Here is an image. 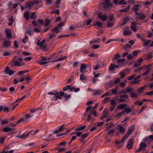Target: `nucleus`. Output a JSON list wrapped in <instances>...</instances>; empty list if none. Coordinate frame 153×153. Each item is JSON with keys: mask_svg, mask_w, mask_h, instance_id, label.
<instances>
[{"mask_svg": "<svg viewBox=\"0 0 153 153\" xmlns=\"http://www.w3.org/2000/svg\"><path fill=\"white\" fill-rule=\"evenodd\" d=\"M31 117L29 114H27L23 118L18 120L17 124H18L22 122H27L29 121L28 119Z\"/></svg>", "mask_w": 153, "mask_h": 153, "instance_id": "1", "label": "nucleus"}, {"mask_svg": "<svg viewBox=\"0 0 153 153\" xmlns=\"http://www.w3.org/2000/svg\"><path fill=\"white\" fill-rule=\"evenodd\" d=\"M146 144L145 143L141 142L139 145V147L138 149L135 151L136 152H140L141 150H144L146 147Z\"/></svg>", "mask_w": 153, "mask_h": 153, "instance_id": "2", "label": "nucleus"}, {"mask_svg": "<svg viewBox=\"0 0 153 153\" xmlns=\"http://www.w3.org/2000/svg\"><path fill=\"white\" fill-rule=\"evenodd\" d=\"M4 72L6 74L10 76H11L14 74V72L12 70H10L8 66H7L5 69L4 70Z\"/></svg>", "mask_w": 153, "mask_h": 153, "instance_id": "3", "label": "nucleus"}, {"mask_svg": "<svg viewBox=\"0 0 153 153\" xmlns=\"http://www.w3.org/2000/svg\"><path fill=\"white\" fill-rule=\"evenodd\" d=\"M5 32L6 38L8 39H10L12 37L10 30L8 28L5 29Z\"/></svg>", "mask_w": 153, "mask_h": 153, "instance_id": "4", "label": "nucleus"}, {"mask_svg": "<svg viewBox=\"0 0 153 153\" xmlns=\"http://www.w3.org/2000/svg\"><path fill=\"white\" fill-rule=\"evenodd\" d=\"M109 0H105L103 3L104 8L105 10L108 9L109 7H111L112 4L109 3Z\"/></svg>", "mask_w": 153, "mask_h": 153, "instance_id": "5", "label": "nucleus"}, {"mask_svg": "<svg viewBox=\"0 0 153 153\" xmlns=\"http://www.w3.org/2000/svg\"><path fill=\"white\" fill-rule=\"evenodd\" d=\"M34 131H31L29 132H25L23 134L21 135H18L16 136V137L19 138H24L27 137H28L29 135L31 134V132Z\"/></svg>", "mask_w": 153, "mask_h": 153, "instance_id": "6", "label": "nucleus"}, {"mask_svg": "<svg viewBox=\"0 0 153 153\" xmlns=\"http://www.w3.org/2000/svg\"><path fill=\"white\" fill-rule=\"evenodd\" d=\"M140 5L139 4H135L132 8V10L135 12L136 15L138 14V12L140 10Z\"/></svg>", "mask_w": 153, "mask_h": 153, "instance_id": "7", "label": "nucleus"}, {"mask_svg": "<svg viewBox=\"0 0 153 153\" xmlns=\"http://www.w3.org/2000/svg\"><path fill=\"white\" fill-rule=\"evenodd\" d=\"M114 85V81H110L106 83L105 85V88L106 89L110 88Z\"/></svg>", "mask_w": 153, "mask_h": 153, "instance_id": "8", "label": "nucleus"}, {"mask_svg": "<svg viewBox=\"0 0 153 153\" xmlns=\"http://www.w3.org/2000/svg\"><path fill=\"white\" fill-rule=\"evenodd\" d=\"M3 47L5 48H7L10 46V42L9 41L7 40L6 39H4V41L2 42Z\"/></svg>", "mask_w": 153, "mask_h": 153, "instance_id": "9", "label": "nucleus"}, {"mask_svg": "<svg viewBox=\"0 0 153 153\" xmlns=\"http://www.w3.org/2000/svg\"><path fill=\"white\" fill-rule=\"evenodd\" d=\"M128 136L127 135H126L122 138L120 141H116V143L117 144H120L121 143H122L123 145L124 142L126 141L128 137Z\"/></svg>", "mask_w": 153, "mask_h": 153, "instance_id": "10", "label": "nucleus"}, {"mask_svg": "<svg viewBox=\"0 0 153 153\" xmlns=\"http://www.w3.org/2000/svg\"><path fill=\"white\" fill-rule=\"evenodd\" d=\"M98 17L102 21H105L107 19V16L105 14H103L102 13H99Z\"/></svg>", "mask_w": 153, "mask_h": 153, "instance_id": "11", "label": "nucleus"}, {"mask_svg": "<svg viewBox=\"0 0 153 153\" xmlns=\"http://www.w3.org/2000/svg\"><path fill=\"white\" fill-rule=\"evenodd\" d=\"M134 141L132 139L130 140L128 142L126 147L128 149H130L132 147Z\"/></svg>", "mask_w": 153, "mask_h": 153, "instance_id": "12", "label": "nucleus"}, {"mask_svg": "<svg viewBox=\"0 0 153 153\" xmlns=\"http://www.w3.org/2000/svg\"><path fill=\"white\" fill-rule=\"evenodd\" d=\"M86 68V65L85 64H82L80 68V72L81 73L85 72V69Z\"/></svg>", "mask_w": 153, "mask_h": 153, "instance_id": "13", "label": "nucleus"}, {"mask_svg": "<svg viewBox=\"0 0 153 153\" xmlns=\"http://www.w3.org/2000/svg\"><path fill=\"white\" fill-rule=\"evenodd\" d=\"M33 3L31 1H27L25 4V7L26 8L30 9L33 5Z\"/></svg>", "mask_w": 153, "mask_h": 153, "instance_id": "14", "label": "nucleus"}, {"mask_svg": "<svg viewBox=\"0 0 153 153\" xmlns=\"http://www.w3.org/2000/svg\"><path fill=\"white\" fill-rule=\"evenodd\" d=\"M134 129V126H131L128 129L127 134L128 136H129L132 133Z\"/></svg>", "mask_w": 153, "mask_h": 153, "instance_id": "15", "label": "nucleus"}, {"mask_svg": "<svg viewBox=\"0 0 153 153\" xmlns=\"http://www.w3.org/2000/svg\"><path fill=\"white\" fill-rule=\"evenodd\" d=\"M62 126H60L57 127V129L55 130L54 133L56 134L59 132H62L64 130Z\"/></svg>", "mask_w": 153, "mask_h": 153, "instance_id": "16", "label": "nucleus"}, {"mask_svg": "<svg viewBox=\"0 0 153 153\" xmlns=\"http://www.w3.org/2000/svg\"><path fill=\"white\" fill-rule=\"evenodd\" d=\"M131 23L132 25L131 26V29L134 32H136L137 30V29L136 27V23L134 22H131Z\"/></svg>", "mask_w": 153, "mask_h": 153, "instance_id": "17", "label": "nucleus"}, {"mask_svg": "<svg viewBox=\"0 0 153 153\" xmlns=\"http://www.w3.org/2000/svg\"><path fill=\"white\" fill-rule=\"evenodd\" d=\"M124 114V111H121L119 113H118V114H117L116 115H115L114 117L115 118L118 119L120 118L121 116L123 114Z\"/></svg>", "mask_w": 153, "mask_h": 153, "instance_id": "18", "label": "nucleus"}, {"mask_svg": "<svg viewBox=\"0 0 153 153\" xmlns=\"http://www.w3.org/2000/svg\"><path fill=\"white\" fill-rule=\"evenodd\" d=\"M67 58V56H64L62 57L59 58L57 59H54L53 61V62H58L60 61H61Z\"/></svg>", "mask_w": 153, "mask_h": 153, "instance_id": "19", "label": "nucleus"}, {"mask_svg": "<svg viewBox=\"0 0 153 153\" xmlns=\"http://www.w3.org/2000/svg\"><path fill=\"white\" fill-rule=\"evenodd\" d=\"M24 16L26 19H30V16L29 15V12L28 11H26L24 13Z\"/></svg>", "mask_w": 153, "mask_h": 153, "instance_id": "20", "label": "nucleus"}, {"mask_svg": "<svg viewBox=\"0 0 153 153\" xmlns=\"http://www.w3.org/2000/svg\"><path fill=\"white\" fill-rule=\"evenodd\" d=\"M100 42V39L98 38H97L95 39L91 40L90 42V44H93L97 43H99Z\"/></svg>", "mask_w": 153, "mask_h": 153, "instance_id": "21", "label": "nucleus"}, {"mask_svg": "<svg viewBox=\"0 0 153 153\" xmlns=\"http://www.w3.org/2000/svg\"><path fill=\"white\" fill-rule=\"evenodd\" d=\"M126 107V104H120L119 105H118L117 106V108L119 109L122 110V109L125 108Z\"/></svg>", "mask_w": 153, "mask_h": 153, "instance_id": "22", "label": "nucleus"}, {"mask_svg": "<svg viewBox=\"0 0 153 153\" xmlns=\"http://www.w3.org/2000/svg\"><path fill=\"white\" fill-rule=\"evenodd\" d=\"M151 66V65H149L147 66H143L142 68H139L137 70H135V72H139L142 69H145V68H149Z\"/></svg>", "mask_w": 153, "mask_h": 153, "instance_id": "23", "label": "nucleus"}, {"mask_svg": "<svg viewBox=\"0 0 153 153\" xmlns=\"http://www.w3.org/2000/svg\"><path fill=\"white\" fill-rule=\"evenodd\" d=\"M131 31L129 30H125L123 32V34L125 36H129L131 35Z\"/></svg>", "mask_w": 153, "mask_h": 153, "instance_id": "24", "label": "nucleus"}, {"mask_svg": "<svg viewBox=\"0 0 153 153\" xmlns=\"http://www.w3.org/2000/svg\"><path fill=\"white\" fill-rule=\"evenodd\" d=\"M13 129H12L10 127H4L3 128V131L4 132H7L10 131H12Z\"/></svg>", "mask_w": 153, "mask_h": 153, "instance_id": "25", "label": "nucleus"}, {"mask_svg": "<svg viewBox=\"0 0 153 153\" xmlns=\"http://www.w3.org/2000/svg\"><path fill=\"white\" fill-rule=\"evenodd\" d=\"M130 95L131 97L133 98H136L138 96V95L134 92L130 93Z\"/></svg>", "mask_w": 153, "mask_h": 153, "instance_id": "26", "label": "nucleus"}, {"mask_svg": "<svg viewBox=\"0 0 153 153\" xmlns=\"http://www.w3.org/2000/svg\"><path fill=\"white\" fill-rule=\"evenodd\" d=\"M28 37L27 36V35H26V34L25 33V38L22 40V42L23 43H24V44H25L27 42V41H28Z\"/></svg>", "mask_w": 153, "mask_h": 153, "instance_id": "27", "label": "nucleus"}, {"mask_svg": "<svg viewBox=\"0 0 153 153\" xmlns=\"http://www.w3.org/2000/svg\"><path fill=\"white\" fill-rule=\"evenodd\" d=\"M115 68L114 64H111L109 68V70L111 71H114Z\"/></svg>", "mask_w": 153, "mask_h": 153, "instance_id": "28", "label": "nucleus"}, {"mask_svg": "<svg viewBox=\"0 0 153 153\" xmlns=\"http://www.w3.org/2000/svg\"><path fill=\"white\" fill-rule=\"evenodd\" d=\"M146 86H144L139 89L138 90V92L140 93H142L144 91V89L146 88Z\"/></svg>", "mask_w": 153, "mask_h": 153, "instance_id": "29", "label": "nucleus"}, {"mask_svg": "<svg viewBox=\"0 0 153 153\" xmlns=\"http://www.w3.org/2000/svg\"><path fill=\"white\" fill-rule=\"evenodd\" d=\"M30 96V94H28V95H25L24 96H23V97H21V98H20V99H17L16 101L13 103H14L17 102H19V101H20V100H23V99H24L25 97H29V96Z\"/></svg>", "mask_w": 153, "mask_h": 153, "instance_id": "30", "label": "nucleus"}, {"mask_svg": "<svg viewBox=\"0 0 153 153\" xmlns=\"http://www.w3.org/2000/svg\"><path fill=\"white\" fill-rule=\"evenodd\" d=\"M49 61H44L43 60H40L38 62V63L40 65H43L50 62Z\"/></svg>", "mask_w": 153, "mask_h": 153, "instance_id": "31", "label": "nucleus"}, {"mask_svg": "<svg viewBox=\"0 0 153 153\" xmlns=\"http://www.w3.org/2000/svg\"><path fill=\"white\" fill-rule=\"evenodd\" d=\"M86 76L83 74H81L80 75V79L82 81L86 79Z\"/></svg>", "mask_w": 153, "mask_h": 153, "instance_id": "32", "label": "nucleus"}, {"mask_svg": "<svg viewBox=\"0 0 153 153\" xmlns=\"http://www.w3.org/2000/svg\"><path fill=\"white\" fill-rule=\"evenodd\" d=\"M121 57V55L119 53H117L115 54L114 57L113 58L112 60H116Z\"/></svg>", "mask_w": 153, "mask_h": 153, "instance_id": "33", "label": "nucleus"}, {"mask_svg": "<svg viewBox=\"0 0 153 153\" xmlns=\"http://www.w3.org/2000/svg\"><path fill=\"white\" fill-rule=\"evenodd\" d=\"M119 130L121 133H124L125 131V129L122 126H119Z\"/></svg>", "mask_w": 153, "mask_h": 153, "instance_id": "34", "label": "nucleus"}, {"mask_svg": "<svg viewBox=\"0 0 153 153\" xmlns=\"http://www.w3.org/2000/svg\"><path fill=\"white\" fill-rule=\"evenodd\" d=\"M130 8V6H128L125 9H121L120 10V11L121 12H126Z\"/></svg>", "mask_w": 153, "mask_h": 153, "instance_id": "35", "label": "nucleus"}, {"mask_svg": "<svg viewBox=\"0 0 153 153\" xmlns=\"http://www.w3.org/2000/svg\"><path fill=\"white\" fill-rule=\"evenodd\" d=\"M138 17L141 20H143L145 19V16L144 15L140 14H137Z\"/></svg>", "mask_w": 153, "mask_h": 153, "instance_id": "36", "label": "nucleus"}, {"mask_svg": "<svg viewBox=\"0 0 153 153\" xmlns=\"http://www.w3.org/2000/svg\"><path fill=\"white\" fill-rule=\"evenodd\" d=\"M126 88L127 90V93H129V94L131 93V92L133 90V88L131 87H128Z\"/></svg>", "mask_w": 153, "mask_h": 153, "instance_id": "37", "label": "nucleus"}, {"mask_svg": "<svg viewBox=\"0 0 153 153\" xmlns=\"http://www.w3.org/2000/svg\"><path fill=\"white\" fill-rule=\"evenodd\" d=\"M123 111H124V114L126 112H127V113H128L131 112V110L129 108H125V109Z\"/></svg>", "mask_w": 153, "mask_h": 153, "instance_id": "38", "label": "nucleus"}, {"mask_svg": "<svg viewBox=\"0 0 153 153\" xmlns=\"http://www.w3.org/2000/svg\"><path fill=\"white\" fill-rule=\"evenodd\" d=\"M54 95L55 96V97L58 98L59 99H61V98L60 97L59 92L57 91H55Z\"/></svg>", "mask_w": 153, "mask_h": 153, "instance_id": "39", "label": "nucleus"}, {"mask_svg": "<svg viewBox=\"0 0 153 153\" xmlns=\"http://www.w3.org/2000/svg\"><path fill=\"white\" fill-rule=\"evenodd\" d=\"M129 18H128V17H126V18H125L123 19V22L121 24V25L123 26V25H125L127 21H129Z\"/></svg>", "mask_w": 153, "mask_h": 153, "instance_id": "40", "label": "nucleus"}, {"mask_svg": "<svg viewBox=\"0 0 153 153\" xmlns=\"http://www.w3.org/2000/svg\"><path fill=\"white\" fill-rule=\"evenodd\" d=\"M51 22V20L47 19L45 20V26L48 25Z\"/></svg>", "mask_w": 153, "mask_h": 153, "instance_id": "41", "label": "nucleus"}, {"mask_svg": "<svg viewBox=\"0 0 153 153\" xmlns=\"http://www.w3.org/2000/svg\"><path fill=\"white\" fill-rule=\"evenodd\" d=\"M151 42V40L150 39H149L148 40L145 41L143 43V45L144 46L147 45L150 43Z\"/></svg>", "mask_w": 153, "mask_h": 153, "instance_id": "42", "label": "nucleus"}, {"mask_svg": "<svg viewBox=\"0 0 153 153\" xmlns=\"http://www.w3.org/2000/svg\"><path fill=\"white\" fill-rule=\"evenodd\" d=\"M141 79H136V78H135L134 79V81L132 82V83H133L135 85L138 84L139 83V82H140L141 81Z\"/></svg>", "mask_w": 153, "mask_h": 153, "instance_id": "43", "label": "nucleus"}, {"mask_svg": "<svg viewBox=\"0 0 153 153\" xmlns=\"http://www.w3.org/2000/svg\"><path fill=\"white\" fill-rule=\"evenodd\" d=\"M86 127L85 126H83L82 127H77L76 129V131H80L83 129H84Z\"/></svg>", "mask_w": 153, "mask_h": 153, "instance_id": "44", "label": "nucleus"}, {"mask_svg": "<svg viewBox=\"0 0 153 153\" xmlns=\"http://www.w3.org/2000/svg\"><path fill=\"white\" fill-rule=\"evenodd\" d=\"M150 70L149 69H148L147 71H146L145 72H144L143 74H142L141 76H144L148 75L150 72Z\"/></svg>", "mask_w": 153, "mask_h": 153, "instance_id": "45", "label": "nucleus"}, {"mask_svg": "<svg viewBox=\"0 0 153 153\" xmlns=\"http://www.w3.org/2000/svg\"><path fill=\"white\" fill-rule=\"evenodd\" d=\"M45 2L47 5H51L52 3V0H46Z\"/></svg>", "mask_w": 153, "mask_h": 153, "instance_id": "46", "label": "nucleus"}, {"mask_svg": "<svg viewBox=\"0 0 153 153\" xmlns=\"http://www.w3.org/2000/svg\"><path fill=\"white\" fill-rule=\"evenodd\" d=\"M13 62L16 66H20L21 65L20 62L17 61H13Z\"/></svg>", "mask_w": 153, "mask_h": 153, "instance_id": "47", "label": "nucleus"}, {"mask_svg": "<svg viewBox=\"0 0 153 153\" xmlns=\"http://www.w3.org/2000/svg\"><path fill=\"white\" fill-rule=\"evenodd\" d=\"M26 32L30 36H31L33 34V32L32 30H26Z\"/></svg>", "mask_w": 153, "mask_h": 153, "instance_id": "48", "label": "nucleus"}, {"mask_svg": "<svg viewBox=\"0 0 153 153\" xmlns=\"http://www.w3.org/2000/svg\"><path fill=\"white\" fill-rule=\"evenodd\" d=\"M36 17V14L35 13H33L31 15V18L32 19H35Z\"/></svg>", "mask_w": 153, "mask_h": 153, "instance_id": "49", "label": "nucleus"}, {"mask_svg": "<svg viewBox=\"0 0 153 153\" xmlns=\"http://www.w3.org/2000/svg\"><path fill=\"white\" fill-rule=\"evenodd\" d=\"M108 110L107 108H105L103 112V114L107 115V116H108Z\"/></svg>", "mask_w": 153, "mask_h": 153, "instance_id": "50", "label": "nucleus"}, {"mask_svg": "<svg viewBox=\"0 0 153 153\" xmlns=\"http://www.w3.org/2000/svg\"><path fill=\"white\" fill-rule=\"evenodd\" d=\"M37 44L38 46H39L41 48L42 47L43 45L42 43H41V42L39 40L37 41Z\"/></svg>", "mask_w": 153, "mask_h": 153, "instance_id": "51", "label": "nucleus"}, {"mask_svg": "<svg viewBox=\"0 0 153 153\" xmlns=\"http://www.w3.org/2000/svg\"><path fill=\"white\" fill-rule=\"evenodd\" d=\"M115 130L114 128L108 131V134H110L113 133L115 132Z\"/></svg>", "mask_w": 153, "mask_h": 153, "instance_id": "52", "label": "nucleus"}, {"mask_svg": "<svg viewBox=\"0 0 153 153\" xmlns=\"http://www.w3.org/2000/svg\"><path fill=\"white\" fill-rule=\"evenodd\" d=\"M111 90V92L112 94H117V89L116 88L112 89Z\"/></svg>", "mask_w": 153, "mask_h": 153, "instance_id": "53", "label": "nucleus"}, {"mask_svg": "<svg viewBox=\"0 0 153 153\" xmlns=\"http://www.w3.org/2000/svg\"><path fill=\"white\" fill-rule=\"evenodd\" d=\"M25 79L28 83H29L31 81V78L29 77H25Z\"/></svg>", "mask_w": 153, "mask_h": 153, "instance_id": "54", "label": "nucleus"}, {"mask_svg": "<svg viewBox=\"0 0 153 153\" xmlns=\"http://www.w3.org/2000/svg\"><path fill=\"white\" fill-rule=\"evenodd\" d=\"M5 138H6L4 137H0V143H3L4 142Z\"/></svg>", "mask_w": 153, "mask_h": 153, "instance_id": "55", "label": "nucleus"}, {"mask_svg": "<svg viewBox=\"0 0 153 153\" xmlns=\"http://www.w3.org/2000/svg\"><path fill=\"white\" fill-rule=\"evenodd\" d=\"M53 30L56 33H57L59 32V31L58 30V27L57 26L54 27L53 29Z\"/></svg>", "mask_w": 153, "mask_h": 153, "instance_id": "56", "label": "nucleus"}, {"mask_svg": "<svg viewBox=\"0 0 153 153\" xmlns=\"http://www.w3.org/2000/svg\"><path fill=\"white\" fill-rule=\"evenodd\" d=\"M126 83V81H125L120 83V86L122 87H124Z\"/></svg>", "mask_w": 153, "mask_h": 153, "instance_id": "57", "label": "nucleus"}, {"mask_svg": "<svg viewBox=\"0 0 153 153\" xmlns=\"http://www.w3.org/2000/svg\"><path fill=\"white\" fill-rule=\"evenodd\" d=\"M133 55L132 53H130L127 56V58L128 59H133Z\"/></svg>", "mask_w": 153, "mask_h": 153, "instance_id": "58", "label": "nucleus"}, {"mask_svg": "<svg viewBox=\"0 0 153 153\" xmlns=\"http://www.w3.org/2000/svg\"><path fill=\"white\" fill-rule=\"evenodd\" d=\"M33 30L35 33H39L40 31V29L37 28H35L33 29Z\"/></svg>", "mask_w": 153, "mask_h": 153, "instance_id": "59", "label": "nucleus"}, {"mask_svg": "<svg viewBox=\"0 0 153 153\" xmlns=\"http://www.w3.org/2000/svg\"><path fill=\"white\" fill-rule=\"evenodd\" d=\"M134 77V75L130 76L127 77L128 80H130L132 79Z\"/></svg>", "mask_w": 153, "mask_h": 153, "instance_id": "60", "label": "nucleus"}, {"mask_svg": "<svg viewBox=\"0 0 153 153\" xmlns=\"http://www.w3.org/2000/svg\"><path fill=\"white\" fill-rule=\"evenodd\" d=\"M113 126H114L113 125H110L109 126H108L107 127H106L105 128V131H108L109 129H110L111 128V127H113Z\"/></svg>", "mask_w": 153, "mask_h": 153, "instance_id": "61", "label": "nucleus"}, {"mask_svg": "<svg viewBox=\"0 0 153 153\" xmlns=\"http://www.w3.org/2000/svg\"><path fill=\"white\" fill-rule=\"evenodd\" d=\"M125 60L124 59L122 58V59H118L117 60V62L118 63L119 62H125Z\"/></svg>", "mask_w": 153, "mask_h": 153, "instance_id": "62", "label": "nucleus"}, {"mask_svg": "<svg viewBox=\"0 0 153 153\" xmlns=\"http://www.w3.org/2000/svg\"><path fill=\"white\" fill-rule=\"evenodd\" d=\"M114 18V16H112V15L110 16H109V19L108 21V22H113V21Z\"/></svg>", "mask_w": 153, "mask_h": 153, "instance_id": "63", "label": "nucleus"}, {"mask_svg": "<svg viewBox=\"0 0 153 153\" xmlns=\"http://www.w3.org/2000/svg\"><path fill=\"white\" fill-rule=\"evenodd\" d=\"M10 55V53L7 52H6L4 51H3V55L4 56H7Z\"/></svg>", "mask_w": 153, "mask_h": 153, "instance_id": "64", "label": "nucleus"}]
</instances>
